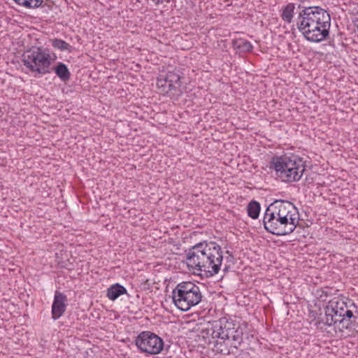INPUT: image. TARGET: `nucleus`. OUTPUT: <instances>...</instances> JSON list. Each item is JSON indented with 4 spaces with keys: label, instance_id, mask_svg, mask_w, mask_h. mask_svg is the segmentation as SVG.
Masks as SVG:
<instances>
[{
    "label": "nucleus",
    "instance_id": "nucleus-1",
    "mask_svg": "<svg viewBox=\"0 0 358 358\" xmlns=\"http://www.w3.org/2000/svg\"><path fill=\"white\" fill-rule=\"evenodd\" d=\"M296 27L310 42L320 43L329 36L331 16L320 6L299 4Z\"/></svg>",
    "mask_w": 358,
    "mask_h": 358
},
{
    "label": "nucleus",
    "instance_id": "nucleus-2",
    "mask_svg": "<svg viewBox=\"0 0 358 358\" xmlns=\"http://www.w3.org/2000/svg\"><path fill=\"white\" fill-rule=\"evenodd\" d=\"M271 167L275 170L282 181L286 182L299 181L306 170L303 159L293 154L273 157L271 161Z\"/></svg>",
    "mask_w": 358,
    "mask_h": 358
},
{
    "label": "nucleus",
    "instance_id": "nucleus-3",
    "mask_svg": "<svg viewBox=\"0 0 358 358\" xmlns=\"http://www.w3.org/2000/svg\"><path fill=\"white\" fill-rule=\"evenodd\" d=\"M171 297L174 305L185 312L199 304L203 295L198 285L190 281H184L173 289Z\"/></svg>",
    "mask_w": 358,
    "mask_h": 358
},
{
    "label": "nucleus",
    "instance_id": "nucleus-4",
    "mask_svg": "<svg viewBox=\"0 0 358 358\" xmlns=\"http://www.w3.org/2000/svg\"><path fill=\"white\" fill-rule=\"evenodd\" d=\"M211 326L208 331H211L213 339L219 338L222 341L231 339L234 342V346L236 348L243 342V329L231 319L226 317H221L218 320L213 321Z\"/></svg>",
    "mask_w": 358,
    "mask_h": 358
},
{
    "label": "nucleus",
    "instance_id": "nucleus-5",
    "mask_svg": "<svg viewBox=\"0 0 358 358\" xmlns=\"http://www.w3.org/2000/svg\"><path fill=\"white\" fill-rule=\"evenodd\" d=\"M27 53V59L24 58V66H26L31 71L38 74H46L50 73L51 64L49 53H45L36 45L25 46L24 45V55Z\"/></svg>",
    "mask_w": 358,
    "mask_h": 358
},
{
    "label": "nucleus",
    "instance_id": "nucleus-6",
    "mask_svg": "<svg viewBox=\"0 0 358 358\" xmlns=\"http://www.w3.org/2000/svg\"><path fill=\"white\" fill-rule=\"evenodd\" d=\"M280 217L278 223L286 228V234L292 232L299 224V214L293 203L287 200H275Z\"/></svg>",
    "mask_w": 358,
    "mask_h": 358
},
{
    "label": "nucleus",
    "instance_id": "nucleus-7",
    "mask_svg": "<svg viewBox=\"0 0 358 358\" xmlns=\"http://www.w3.org/2000/svg\"><path fill=\"white\" fill-rule=\"evenodd\" d=\"M135 344L138 350L144 353L157 355L164 349L163 340L155 333L145 331L138 335Z\"/></svg>",
    "mask_w": 358,
    "mask_h": 358
},
{
    "label": "nucleus",
    "instance_id": "nucleus-8",
    "mask_svg": "<svg viewBox=\"0 0 358 358\" xmlns=\"http://www.w3.org/2000/svg\"><path fill=\"white\" fill-rule=\"evenodd\" d=\"M278 203L275 200L266 208L264 213L263 223L265 229L271 234L276 235H286V228L278 223L280 217L278 211Z\"/></svg>",
    "mask_w": 358,
    "mask_h": 358
},
{
    "label": "nucleus",
    "instance_id": "nucleus-9",
    "mask_svg": "<svg viewBox=\"0 0 358 358\" xmlns=\"http://www.w3.org/2000/svg\"><path fill=\"white\" fill-rule=\"evenodd\" d=\"M182 74L180 69H175L173 71H169L165 76L160 75L157 80L158 88L164 94L176 91L181 87Z\"/></svg>",
    "mask_w": 358,
    "mask_h": 358
},
{
    "label": "nucleus",
    "instance_id": "nucleus-10",
    "mask_svg": "<svg viewBox=\"0 0 358 358\" xmlns=\"http://www.w3.org/2000/svg\"><path fill=\"white\" fill-rule=\"evenodd\" d=\"M196 248H191L189 249L188 252L185 255V259L182 260V262H185L189 271H193L194 273L196 272H202V268H201V256L204 255L203 250H199L197 252H194L192 250Z\"/></svg>",
    "mask_w": 358,
    "mask_h": 358
},
{
    "label": "nucleus",
    "instance_id": "nucleus-11",
    "mask_svg": "<svg viewBox=\"0 0 358 358\" xmlns=\"http://www.w3.org/2000/svg\"><path fill=\"white\" fill-rule=\"evenodd\" d=\"M67 301L66 296L60 292L56 291L54 300L52 304V318L54 320H58L66 311Z\"/></svg>",
    "mask_w": 358,
    "mask_h": 358
},
{
    "label": "nucleus",
    "instance_id": "nucleus-12",
    "mask_svg": "<svg viewBox=\"0 0 358 358\" xmlns=\"http://www.w3.org/2000/svg\"><path fill=\"white\" fill-rule=\"evenodd\" d=\"M210 255H213L214 258H211L212 261L210 262V273L206 274V277H211L217 274L220 270L223 259V251L222 248H210Z\"/></svg>",
    "mask_w": 358,
    "mask_h": 358
},
{
    "label": "nucleus",
    "instance_id": "nucleus-13",
    "mask_svg": "<svg viewBox=\"0 0 358 358\" xmlns=\"http://www.w3.org/2000/svg\"><path fill=\"white\" fill-rule=\"evenodd\" d=\"M329 307L334 308V312L336 317H341L344 315L347 308H350L348 302L342 299L334 298L328 302Z\"/></svg>",
    "mask_w": 358,
    "mask_h": 358
},
{
    "label": "nucleus",
    "instance_id": "nucleus-14",
    "mask_svg": "<svg viewBox=\"0 0 358 358\" xmlns=\"http://www.w3.org/2000/svg\"><path fill=\"white\" fill-rule=\"evenodd\" d=\"M126 294H127V289L120 283H115L107 289L106 296L110 301H115L118 297Z\"/></svg>",
    "mask_w": 358,
    "mask_h": 358
},
{
    "label": "nucleus",
    "instance_id": "nucleus-15",
    "mask_svg": "<svg viewBox=\"0 0 358 358\" xmlns=\"http://www.w3.org/2000/svg\"><path fill=\"white\" fill-rule=\"evenodd\" d=\"M52 70L59 79L64 83L69 81L71 78V72L67 66L62 62H58L56 66L52 68Z\"/></svg>",
    "mask_w": 358,
    "mask_h": 358
},
{
    "label": "nucleus",
    "instance_id": "nucleus-16",
    "mask_svg": "<svg viewBox=\"0 0 358 358\" xmlns=\"http://www.w3.org/2000/svg\"><path fill=\"white\" fill-rule=\"evenodd\" d=\"M295 8L296 6L294 3H289L283 6L280 14L282 20L287 24L292 22Z\"/></svg>",
    "mask_w": 358,
    "mask_h": 358
},
{
    "label": "nucleus",
    "instance_id": "nucleus-17",
    "mask_svg": "<svg viewBox=\"0 0 358 358\" xmlns=\"http://www.w3.org/2000/svg\"><path fill=\"white\" fill-rule=\"evenodd\" d=\"M260 209V204L258 201H250L247 207L248 216L252 219H257L259 217Z\"/></svg>",
    "mask_w": 358,
    "mask_h": 358
},
{
    "label": "nucleus",
    "instance_id": "nucleus-18",
    "mask_svg": "<svg viewBox=\"0 0 358 358\" xmlns=\"http://www.w3.org/2000/svg\"><path fill=\"white\" fill-rule=\"evenodd\" d=\"M50 41L52 46L55 49H58L61 51L67 50L69 52H72V46L62 39L54 38Z\"/></svg>",
    "mask_w": 358,
    "mask_h": 358
},
{
    "label": "nucleus",
    "instance_id": "nucleus-19",
    "mask_svg": "<svg viewBox=\"0 0 358 358\" xmlns=\"http://www.w3.org/2000/svg\"><path fill=\"white\" fill-rule=\"evenodd\" d=\"M333 310L334 308L329 307V304H327L324 308L326 317L324 322L327 326L331 327L333 324L336 325L335 318H338V317H336V315Z\"/></svg>",
    "mask_w": 358,
    "mask_h": 358
},
{
    "label": "nucleus",
    "instance_id": "nucleus-20",
    "mask_svg": "<svg viewBox=\"0 0 358 358\" xmlns=\"http://www.w3.org/2000/svg\"><path fill=\"white\" fill-rule=\"evenodd\" d=\"M211 258H214L213 255H210V252L207 254L206 252H204V255L201 256V268H202V272H204L205 275L210 273V262H211Z\"/></svg>",
    "mask_w": 358,
    "mask_h": 358
},
{
    "label": "nucleus",
    "instance_id": "nucleus-21",
    "mask_svg": "<svg viewBox=\"0 0 358 358\" xmlns=\"http://www.w3.org/2000/svg\"><path fill=\"white\" fill-rule=\"evenodd\" d=\"M336 325L338 324V328L340 331H343V329H349L352 328V325L353 323L352 320H350L343 317L335 318Z\"/></svg>",
    "mask_w": 358,
    "mask_h": 358
},
{
    "label": "nucleus",
    "instance_id": "nucleus-22",
    "mask_svg": "<svg viewBox=\"0 0 358 358\" xmlns=\"http://www.w3.org/2000/svg\"><path fill=\"white\" fill-rule=\"evenodd\" d=\"M213 350L218 353L222 355H228L229 354V349L224 344V341H218L217 340L213 341Z\"/></svg>",
    "mask_w": 358,
    "mask_h": 358
},
{
    "label": "nucleus",
    "instance_id": "nucleus-23",
    "mask_svg": "<svg viewBox=\"0 0 358 358\" xmlns=\"http://www.w3.org/2000/svg\"><path fill=\"white\" fill-rule=\"evenodd\" d=\"M236 48L239 49L241 52H251L253 49V46L248 41L245 40H240L238 42Z\"/></svg>",
    "mask_w": 358,
    "mask_h": 358
},
{
    "label": "nucleus",
    "instance_id": "nucleus-24",
    "mask_svg": "<svg viewBox=\"0 0 358 358\" xmlns=\"http://www.w3.org/2000/svg\"><path fill=\"white\" fill-rule=\"evenodd\" d=\"M43 0H24V7L34 8L41 5Z\"/></svg>",
    "mask_w": 358,
    "mask_h": 358
},
{
    "label": "nucleus",
    "instance_id": "nucleus-25",
    "mask_svg": "<svg viewBox=\"0 0 358 358\" xmlns=\"http://www.w3.org/2000/svg\"><path fill=\"white\" fill-rule=\"evenodd\" d=\"M329 290H330V289L328 287H325L323 289L317 290V293L318 294L319 299L323 301H326L327 297H328L331 295Z\"/></svg>",
    "mask_w": 358,
    "mask_h": 358
},
{
    "label": "nucleus",
    "instance_id": "nucleus-26",
    "mask_svg": "<svg viewBox=\"0 0 358 358\" xmlns=\"http://www.w3.org/2000/svg\"><path fill=\"white\" fill-rule=\"evenodd\" d=\"M343 317L350 320H352L353 322H355L356 316L354 315L353 310L351 309V308L346 309Z\"/></svg>",
    "mask_w": 358,
    "mask_h": 358
},
{
    "label": "nucleus",
    "instance_id": "nucleus-27",
    "mask_svg": "<svg viewBox=\"0 0 358 358\" xmlns=\"http://www.w3.org/2000/svg\"><path fill=\"white\" fill-rule=\"evenodd\" d=\"M314 322H315V323H314L315 326L318 329L323 330L324 329V327L327 326V324H325V322L320 317H318L317 320H316Z\"/></svg>",
    "mask_w": 358,
    "mask_h": 358
},
{
    "label": "nucleus",
    "instance_id": "nucleus-28",
    "mask_svg": "<svg viewBox=\"0 0 358 358\" xmlns=\"http://www.w3.org/2000/svg\"><path fill=\"white\" fill-rule=\"evenodd\" d=\"M309 316L313 318L310 322V324L313 323L316 320H317V313L316 311H313V310L310 311Z\"/></svg>",
    "mask_w": 358,
    "mask_h": 358
},
{
    "label": "nucleus",
    "instance_id": "nucleus-29",
    "mask_svg": "<svg viewBox=\"0 0 358 358\" xmlns=\"http://www.w3.org/2000/svg\"><path fill=\"white\" fill-rule=\"evenodd\" d=\"M348 302L350 303V308H353L355 309V313L358 314V307L357 306V305L355 303L351 302L350 300H349V299H348Z\"/></svg>",
    "mask_w": 358,
    "mask_h": 358
},
{
    "label": "nucleus",
    "instance_id": "nucleus-30",
    "mask_svg": "<svg viewBox=\"0 0 358 358\" xmlns=\"http://www.w3.org/2000/svg\"><path fill=\"white\" fill-rule=\"evenodd\" d=\"M153 1L156 5H159L160 3H164V1L169 2L170 0H151Z\"/></svg>",
    "mask_w": 358,
    "mask_h": 358
},
{
    "label": "nucleus",
    "instance_id": "nucleus-31",
    "mask_svg": "<svg viewBox=\"0 0 358 358\" xmlns=\"http://www.w3.org/2000/svg\"><path fill=\"white\" fill-rule=\"evenodd\" d=\"M203 244H206V246L208 245L206 241L199 242L197 243H195L193 246H203Z\"/></svg>",
    "mask_w": 358,
    "mask_h": 358
},
{
    "label": "nucleus",
    "instance_id": "nucleus-32",
    "mask_svg": "<svg viewBox=\"0 0 358 358\" xmlns=\"http://www.w3.org/2000/svg\"><path fill=\"white\" fill-rule=\"evenodd\" d=\"M16 3H17L19 5H22V3L20 2V0H14Z\"/></svg>",
    "mask_w": 358,
    "mask_h": 358
},
{
    "label": "nucleus",
    "instance_id": "nucleus-33",
    "mask_svg": "<svg viewBox=\"0 0 358 358\" xmlns=\"http://www.w3.org/2000/svg\"><path fill=\"white\" fill-rule=\"evenodd\" d=\"M357 27H358V24H357Z\"/></svg>",
    "mask_w": 358,
    "mask_h": 358
}]
</instances>
